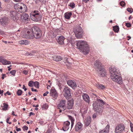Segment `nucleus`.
I'll return each mask as SVG.
<instances>
[{
	"mask_svg": "<svg viewBox=\"0 0 133 133\" xmlns=\"http://www.w3.org/2000/svg\"><path fill=\"white\" fill-rule=\"evenodd\" d=\"M109 71L111 78L112 80L119 84L122 83L123 80L122 77L118 75L119 72L116 69L115 66H111Z\"/></svg>",
	"mask_w": 133,
	"mask_h": 133,
	"instance_id": "nucleus-1",
	"label": "nucleus"
},
{
	"mask_svg": "<svg viewBox=\"0 0 133 133\" xmlns=\"http://www.w3.org/2000/svg\"><path fill=\"white\" fill-rule=\"evenodd\" d=\"M97 102H95L93 104V109L96 111L97 113L101 114L103 108V105L105 103L103 101L98 98H97Z\"/></svg>",
	"mask_w": 133,
	"mask_h": 133,
	"instance_id": "nucleus-2",
	"label": "nucleus"
},
{
	"mask_svg": "<svg viewBox=\"0 0 133 133\" xmlns=\"http://www.w3.org/2000/svg\"><path fill=\"white\" fill-rule=\"evenodd\" d=\"M77 48L79 49L81 52H83L85 55L88 54L89 52V45L87 42L84 41H79L76 43Z\"/></svg>",
	"mask_w": 133,
	"mask_h": 133,
	"instance_id": "nucleus-3",
	"label": "nucleus"
},
{
	"mask_svg": "<svg viewBox=\"0 0 133 133\" xmlns=\"http://www.w3.org/2000/svg\"><path fill=\"white\" fill-rule=\"evenodd\" d=\"M94 64L98 75L102 77L105 76L106 72L102 66L101 63L98 60H96L94 63Z\"/></svg>",
	"mask_w": 133,
	"mask_h": 133,
	"instance_id": "nucleus-4",
	"label": "nucleus"
},
{
	"mask_svg": "<svg viewBox=\"0 0 133 133\" xmlns=\"http://www.w3.org/2000/svg\"><path fill=\"white\" fill-rule=\"evenodd\" d=\"M14 8L16 10L21 13L26 12L27 9L26 6L24 4L21 3H19L15 4Z\"/></svg>",
	"mask_w": 133,
	"mask_h": 133,
	"instance_id": "nucleus-5",
	"label": "nucleus"
},
{
	"mask_svg": "<svg viewBox=\"0 0 133 133\" xmlns=\"http://www.w3.org/2000/svg\"><path fill=\"white\" fill-rule=\"evenodd\" d=\"M31 31H32L34 37L36 39H38L41 37L42 35L41 30L38 27H33L31 29Z\"/></svg>",
	"mask_w": 133,
	"mask_h": 133,
	"instance_id": "nucleus-6",
	"label": "nucleus"
},
{
	"mask_svg": "<svg viewBox=\"0 0 133 133\" xmlns=\"http://www.w3.org/2000/svg\"><path fill=\"white\" fill-rule=\"evenodd\" d=\"M73 31L77 38H81L82 37L83 31L81 26L78 25L75 27L73 29Z\"/></svg>",
	"mask_w": 133,
	"mask_h": 133,
	"instance_id": "nucleus-7",
	"label": "nucleus"
},
{
	"mask_svg": "<svg viewBox=\"0 0 133 133\" xmlns=\"http://www.w3.org/2000/svg\"><path fill=\"white\" fill-rule=\"evenodd\" d=\"M31 19L34 21H38L41 20L42 16L39 11L37 10H35L32 12L30 14Z\"/></svg>",
	"mask_w": 133,
	"mask_h": 133,
	"instance_id": "nucleus-8",
	"label": "nucleus"
},
{
	"mask_svg": "<svg viewBox=\"0 0 133 133\" xmlns=\"http://www.w3.org/2000/svg\"><path fill=\"white\" fill-rule=\"evenodd\" d=\"M70 89L68 87H65L63 90V92L64 96L67 99H69L71 97V93Z\"/></svg>",
	"mask_w": 133,
	"mask_h": 133,
	"instance_id": "nucleus-9",
	"label": "nucleus"
},
{
	"mask_svg": "<svg viewBox=\"0 0 133 133\" xmlns=\"http://www.w3.org/2000/svg\"><path fill=\"white\" fill-rule=\"evenodd\" d=\"M32 31H31V29L27 31L26 33H24L22 35V37L24 38L32 39L34 38V36L32 34Z\"/></svg>",
	"mask_w": 133,
	"mask_h": 133,
	"instance_id": "nucleus-10",
	"label": "nucleus"
},
{
	"mask_svg": "<svg viewBox=\"0 0 133 133\" xmlns=\"http://www.w3.org/2000/svg\"><path fill=\"white\" fill-rule=\"evenodd\" d=\"M124 126L122 124H119L116 127L115 132V133H122L124 130Z\"/></svg>",
	"mask_w": 133,
	"mask_h": 133,
	"instance_id": "nucleus-11",
	"label": "nucleus"
},
{
	"mask_svg": "<svg viewBox=\"0 0 133 133\" xmlns=\"http://www.w3.org/2000/svg\"><path fill=\"white\" fill-rule=\"evenodd\" d=\"M20 18L22 22L24 23H27L28 21L30 19L28 15L26 13L22 14Z\"/></svg>",
	"mask_w": 133,
	"mask_h": 133,
	"instance_id": "nucleus-12",
	"label": "nucleus"
},
{
	"mask_svg": "<svg viewBox=\"0 0 133 133\" xmlns=\"http://www.w3.org/2000/svg\"><path fill=\"white\" fill-rule=\"evenodd\" d=\"M66 103V101L65 100H61L59 104L58 105V108L62 109V110L63 111L65 110Z\"/></svg>",
	"mask_w": 133,
	"mask_h": 133,
	"instance_id": "nucleus-13",
	"label": "nucleus"
},
{
	"mask_svg": "<svg viewBox=\"0 0 133 133\" xmlns=\"http://www.w3.org/2000/svg\"><path fill=\"white\" fill-rule=\"evenodd\" d=\"M18 13L16 11H11L10 12V16L13 20L15 21L18 19Z\"/></svg>",
	"mask_w": 133,
	"mask_h": 133,
	"instance_id": "nucleus-14",
	"label": "nucleus"
},
{
	"mask_svg": "<svg viewBox=\"0 0 133 133\" xmlns=\"http://www.w3.org/2000/svg\"><path fill=\"white\" fill-rule=\"evenodd\" d=\"M8 21L7 18L3 17L0 19V24L2 26H5L8 24Z\"/></svg>",
	"mask_w": 133,
	"mask_h": 133,
	"instance_id": "nucleus-15",
	"label": "nucleus"
},
{
	"mask_svg": "<svg viewBox=\"0 0 133 133\" xmlns=\"http://www.w3.org/2000/svg\"><path fill=\"white\" fill-rule=\"evenodd\" d=\"M50 94L51 96L55 99H56L58 97V94L55 89L51 90Z\"/></svg>",
	"mask_w": 133,
	"mask_h": 133,
	"instance_id": "nucleus-16",
	"label": "nucleus"
},
{
	"mask_svg": "<svg viewBox=\"0 0 133 133\" xmlns=\"http://www.w3.org/2000/svg\"><path fill=\"white\" fill-rule=\"evenodd\" d=\"M74 104V101L73 100H69L67 103V106H65V110L70 109H72Z\"/></svg>",
	"mask_w": 133,
	"mask_h": 133,
	"instance_id": "nucleus-17",
	"label": "nucleus"
},
{
	"mask_svg": "<svg viewBox=\"0 0 133 133\" xmlns=\"http://www.w3.org/2000/svg\"><path fill=\"white\" fill-rule=\"evenodd\" d=\"M67 84L73 88H75L77 86L76 82L74 81L69 80L67 82Z\"/></svg>",
	"mask_w": 133,
	"mask_h": 133,
	"instance_id": "nucleus-18",
	"label": "nucleus"
},
{
	"mask_svg": "<svg viewBox=\"0 0 133 133\" xmlns=\"http://www.w3.org/2000/svg\"><path fill=\"white\" fill-rule=\"evenodd\" d=\"M70 123L68 121H66L64 122L63 126V130L66 131L68 130L69 128V126Z\"/></svg>",
	"mask_w": 133,
	"mask_h": 133,
	"instance_id": "nucleus-19",
	"label": "nucleus"
},
{
	"mask_svg": "<svg viewBox=\"0 0 133 133\" xmlns=\"http://www.w3.org/2000/svg\"><path fill=\"white\" fill-rule=\"evenodd\" d=\"M83 125L80 122L77 123L75 125V129L76 131H79L82 129Z\"/></svg>",
	"mask_w": 133,
	"mask_h": 133,
	"instance_id": "nucleus-20",
	"label": "nucleus"
},
{
	"mask_svg": "<svg viewBox=\"0 0 133 133\" xmlns=\"http://www.w3.org/2000/svg\"><path fill=\"white\" fill-rule=\"evenodd\" d=\"M83 99L85 101L88 103H89L90 102V98L89 96L87 94H85L82 95Z\"/></svg>",
	"mask_w": 133,
	"mask_h": 133,
	"instance_id": "nucleus-21",
	"label": "nucleus"
},
{
	"mask_svg": "<svg viewBox=\"0 0 133 133\" xmlns=\"http://www.w3.org/2000/svg\"><path fill=\"white\" fill-rule=\"evenodd\" d=\"M109 129V126L107 125L105 128L99 131V133H108Z\"/></svg>",
	"mask_w": 133,
	"mask_h": 133,
	"instance_id": "nucleus-22",
	"label": "nucleus"
},
{
	"mask_svg": "<svg viewBox=\"0 0 133 133\" xmlns=\"http://www.w3.org/2000/svg\"><path fill=\"white\" fill-rule=\"evenodd\" d=\"M64 37L62 36H58V38L57 40V42L60 44H63L64 43Z\"/></svg>",
	"mask_w": 133,
	"mask_h": 133,
	"instance_id": "nucleus-23",
	"label": "nucleus"
},
{
	"mask_svg": "<svg viewBox=\"0 0 133 133\" xmlns=\"http://www.w3.org/2000/svg\"><path fill=\"white\" fill-rule=\"evenodd\" d=\"M0 62L2 63L4 65L9 64L11 63L10 62L2 58L1 57H0Z\"/></svg>",
	"mask_w": 133,
	"mask_h": 133,
	"instance_id": "nucleus-24",
	"label": "nucleus"
},
{
	"mask_svg": "<svg viewBox=\"0 0 133 133\" xmlns=\"http://www.w3.org/2000/svg\"><path fill=\"white\" fill-rule=\"evenodd\" d=\"M19 43L21 45H28L30 44L29 42L27 40H21L19 41Z\"/></svg>",
	"mask_w": 133,
	"mask_h": 133,
	"instance_id": "nucleus-25",
	"label": "nucleus"
},
{
	"mask_svg": "<svg viewBox=\"0 0 133 133\" xmlns=\"http://www.w3.org/2000/svg\"><path fill=\"white\" fill-rule=\"evenodd\" d=\"M91 118L89 117H88L86 118L85 121V125L87 126H88L90 124L91 122Z\"/></svg>",
	"mask_w": 133,
	"mask_h": 133,
	"instance_id": "nucleus-26",
	"label": "nucleus"
},
{
	"mask_svg": "<svg viewBox=\"0 0 133 133\" xmlns=\"http://www.w3.org/2000/svg\"><path fill=\"white\" fill-rule=\"evenodd\" d=\"M53 58L54 61H61L62 59V58L60 56L57 55L54 56Z\"/></svg>",
	"mask_w": 133,
	"mask_h": 133,
	"instance_id": "nucleus-27",
	"label": "nucleus"
},
{
	"mask_svg": "<svg viewBox=\"0 0 133 133\" xmlns=\"http://www.w3.org/2000/svg\"><path fill=\"white\" fill-rule=\"evenodd\" d=\"M71 15L72 14L71 12H67L64 14V17L65 18L69 19L70 18Z\"/></svg>",
	"mask_w": 133,
	"mask_h": 133,
	"instance_id": "nucleus-28",
	"label": "nucleus"
},
{
	"mask_svg": "<svg viewBox=\"0 0 133 133\" xmlns=\"http://www.w3.org/2000/svg\"><path fill=\"white\" fill-rule=\"evenodd\" d=\"M69 118L71 120V129L74 124V118L72 116H68Z\"/></svg>",
	"mask_w": 133,
	"mask_h": 133,
	"instance_id": "nucleus-29",
	"label": "nucleus"
},
{
	"mask_svg": "<svg viewBox=\"0 0 133 133\" xmlns=\"http://www.w3.org/2000/svg\"><path fill=\"white\" fill-rule=\"evenodd\" d=\"M113 30L115 32H118L119 31V28L118 26L116 25L113 27Z\"/></svg>",
	"mask_w": 133,
	"mask_h": 133,
	"instance_id": "nucleus-30",
	"label": "nucleus"
},
{
	"mask_svg": "<svg viewBox=\"0 0 133 133\" xmlns=\"http://www.w3.org/2000/svg\"><path fill=\"white\" fill-rule=\"evenodd\" d=\"M97 86V88L99 89H103L105 88V86L101 84H98Z\"/></svg>",
	"mask_w": 133,
	"mask_h": 133,
	"instance_id": "nucleus-31",
	"label": "nucleus"
},
{
	"mask_svg": "<svg viewBox=\"0 0 133 133\" xmlns=\"http://www.w3.org/2000/svg\"><path fill=\"white\" fill-rule=\"evenodd\" d=\"M4 105L3 106V108L2 109L3 110H7V108L8 107V104L4 103L3 104Z\"/></svg>",
	"mask_w": 133,
	"mask_h": 133,
	"instance_id": "nucleus-32",
	"label": "nucleus"
},
{
	"mask_svg": "<svg viewBox=\"0 0 133 133\" xmlns=\"http://www.w3.org/2000/svg\"><path fill=\"white\" fill-rule=\"evenodd\" d=\"M34 85L37 88H39V83L38 82L36 81L34 83Z\"/></svg>",
	"mask_w": 133,
	"mask_h": 133,
	"instance_id": "nucleus-33",
	"label": "nucleus"
},
{
	"mask_svg": "<svg viewBox=\"0 0 133 133\" xmlns=\"http://www.w3.org/2000/svg\"><path fill=\"white\" fill-rule=\"evenodd\" d=\"M22 92V91L21 90L19 89L17 91V93L18 95L20 96L21 95Z\"/></svg>",
	"mask_w": 133,
	"mask_h": 133,
	"instance_id": "nucleus-34",
	"label": "nucleus"
},
{
	"mask_svg": "<svg viewBox=\"0 0 133 133\" xmlns=\"http://www.w3.org/2000/svg\"><path fill=\"white\" fill-rule=\"evenodd\" d=\"M127 10L130 13H132L133 11V9L131 8H128Z\"/></svg>",
	"mask_w": 133,
	"mask_h": 133,
	"instance_id": "nucleus-35",
	"label": "nucleus"
},
{
	"mask_svg": "<svg viewBox=\"0 0 133 133\" xmlns=\"http://www.w3.org/2000/svg\"><path fill=\"white\" fill-rule=\"evenodd\" d=\"M48 107V105L46 104H43L42 105V108L43 109H46Z\"/></svg>",
	"mask_w": 133,
	"mask_h": 133,
	"instance_id": "nucleus-36",
	"label": "nucleus"
},
{
	"mask_svg": "<svg viewBox=\"0 0 133 133\" xmlns=\"http://www.w3.org/2000/svg\"><path fill=\"white\" fill-rule=\"evenodd\" d=\"M34 82L33 81H31L29 82L28 85L29 86L31 87H32L33 86L32 84L34 83Z\"/></svg>",
	"mask_w": 133,
	"mask_h": 133,
	"instance_id": "nucleus-37",
	"label": "nucleus"
},
{
	"mask_svg": "<svg viewBox=\"0 0 133 133\" xmlns=\"http://www.w3.org/2000/svg\"><path fill=\"white\" fill-rule=\"evenodd\" d=\"M16 72V71L15 70H13L10 71V73L12 75L15 76Z\"/></svg>",
	"mask_w": 133,
	"mask_h": 133,
	"instance_id": "nucleus-38",
	"label": "nucleus"
},
{
	"mask_svg": "<svg viewBox=\"0 0 133 133\" xmlns=\"http://www.w3.org/2000/svg\"><path fill=\"white\" fill-rule=\"evenodd\" d=\"M69 6L71 8H73L75 7V4L74 3H70Z\"/></svg>",
	"mask_w": 133,
	"mask_h": 133,
	"instance_id": "nucleus-39",
	"label": "nucleus"
},
{
	"mask_svg": "<svg viewBox=\"0 0 133 133\" xmlns=\"http://www.w3.org/2000/svg\"><path fill=\"white\" fill-rule=\"evenodd\" d=\"M120 4L122 6H125V3L124 1H121L120 3Z\"/></svg>",
	"mask_w": 133,
	"mask_h": 133,
	"instance_id": "nucleus-40",
	"label": "nucleus"
},
{
	"mask_svg": "<svg viewBox=\"0 0 133 133\" xmlns=\"http://www.w3.org/2000/svg\"><path fill=\"white\" fill-rule=\"evenodd\" d=\"M130 123V127L131 131L133 132V124L131 122Z\"/></svg>",
	"mask_w": 133,
	"mask_h": 133,
	"instance_id": "nucleus-41",
	"label": "nucleus"
},
{
	"mask_svg": "<svg viewBox=\"0 0 133 133\" xmlns=\"http://www.w3.org/2000/svg\"><path fill=\"white\" fill-rule=\"evenodd\" d=\"M52 129L51 128L48 129L47 130L46 133H51L52 132Z\"/></svg>",
	"mask_w": 133,
	"mask_h": 133,
	"instance_id": "nucleus-42",
	"label": "nucleus"
},
{
	"mask_svg": "<svg viewBox=\"0 0 133 133\" xmlns=\"http://www.w3.org/2000/svg\"><path fill=\"white\" fill-rule=\"evenodd\" d=\"M131 24L129 23H125V26L127 27H130L131 26Z\"/></svg>",
	"mask_w": 133,
	"mask_h": 133,
	"instance_id": "nucleus-43",
	"label": "nucleus"
},
{
	"mask_svg": "<svg viewBox=\"0 0 133 133\" xmlns=\"http://www.w3.org/2000/svg\"><path fill=\"white\" fill-rule=\"evenodd\" d=\"M23 129L24 130H27L28 129V127L26 126H24L23 127Z\"/></svg>",
	"mask_w": 133,
	"mask_h": 133,
	"instance_id": "nucleus-44",
	"label": "nucleus"
},
{
	"mask_svg": "<svg viewBox=\"0 0 133 133\" xmlns=\"http://www.w3.org/2000/svg\"><path fill=\"white\" fill-rule=\"evenodd\" d=\"M23 73L25 75H27L28 73V71L26 70H24L23 71Z\"/></svg>",
	"mask_w": 133,
	"mask_h": 133,
	"instance_id": "nucleus-45",
	"label": "nucleus"
},
{
	"mask_svg": "<svg viewBox=\"0 0 133 133\" xmlns=\"http://www.w3.org/2000/svg\"><path fill=\"white\" fill-rule=\"evenodd\" d=\"M49 93V92L47 91L43 94V96H45L47 95V94Z\"/></svg>",
	"mask_w": 133,
	"mask_h": 133,
	"instance_id": "nucleus-46",
	"label": "nucleus"
},
{
	"mask_svg": "<svg viewBox=\"0 0 133 133\" xmlns=\"http://www.w3.org/2000/svg\"><path fill=\"white\" fill-rule=\"evenodd\" d=\"M39 123L40 124L42 125H44L45 124V123H44V122L43 121H41Z\"/></svg>",
	"mask_w": 133,
	"mask_h": 133,
	"instance_id": "nucleus-47",
	"label": "nucleus"
},
{
	"mask_svg": "<svg viewBox=\"0 0 133 133\" xmlns=\"http://www.w3.org/2000/svg\"><path fill=\"white\" fill-rule=\"evenodd\" d=\"M16 130L17 131H20L21 130V129L20 128H18L17 127H16Z\"/></svg>",
	"mask_w": 133,
	"mask_h": 133,
	"instance_id": "nucleus-48",
	"label": "nucleus"
},
{
	"mask_svg": "<svg viewBox=\"0 0 133 133\" xmlns=\"http://www.w3.org/2000/svg\"><path fill=\"white\" fill-rule=\"evenodd\" d=\"M23 88V89H24V90L25 91H26L27 90V89L26 88H25V85H23V88Z\"/></svg>",
	"mask_w": 133,
	"mask_h": 133,
	"instance_id": "nucleus-49",
	"label": "nucleus"
},
{
	"mask_svg": "<svg viewBox=\"0 0 133 133\" xmlns=\"http://www.w3.org/2000/svg\"><path fill=\"white\" fill-rule=\"evenodd\" d=\"M31 90L32 91H35V92H37V90L36 89H34L33 88H31Z\"/></svg>",
	"mask_w": 133,
	"mask_h": 133,
	"instance_id": "nucleus-50",
	"label": "nucleus"
},
{
	"mask_svg": "<svg viewBox=\"0 0 133 133\" xmlns=\"http://www.w3.org/2000/svg\"><path fill=\"white\" fill-rule=\"evenodd\" d=\"M109 35L110 36L113 35H114V32L112 31L110 32L109 33Z\"/></svg>",
	"mask_w": 133,
	"mask_h": 133,
	"instance_id": "nucleus-51",
	"label": "nucleus"
},
{
	"mask_svg": "<svg viewBox=\"0 0 133 133\" xmlns=\"http://www.w3.org/2000/svg\"><path fill=\"white\" fill-rule=\"evenodd\" d=\"M96 117V114H94L92 116V117L93 118H95Z\"/></svg>",
	"mask_w": 133,
	"mask_h": 133,
	"instance_id": "nucleus-52",
	"label": "nucleus"
},
{
	"mask_svg": "<svg viewBox=\"0 0 133 133\" xmlns=\"http://www.w3.org/2000/svg\"><path fill=\"white\" fill-rule=\"evenodd\" d=\"M31 115H35V114L33 113L32 112H31L30 113L29 116H31Z\"/></svg>",
	"mask_w": 133,
	"mask_h": 133,
	"instance_id": "nucleus-53",
	"label": "nucleus"
},
{
	"mask_svg": "<svg viewBox=\"0 0 133 133\" xmlns=\"http://www.w3.org/2000/svg\"><path fill=\"white\" fill-rule=\"evenodd\" d=\"M70 59H67L66 60V62L67 63H68L69 64H70V63H71V62H70L69 61V60Z\"/></svg>",
	"mask_w": 133,
	"mask_h": 133,
	"instance_id": "nucleus-54",
	"label": "nucleus"
},
{
	"mask_svg": "<svg viewBox=\"0 0 133 133\" xmlns=\"http://www.w3.org/2000/svg\"><path fill=\"white\" fill-rule=\"evenodd\" d=\"M5 76V74H2V78L3 79L4 78V76Z\"/></svg>",
	"mask_w": 133,
	"mask_h": 133,
	"instance_id": "nucleus-55",
	"label": "nucleus"
},
{
	"mask_svg": "<svg viewBox=\"0 0 133 133\" xmlns=\"http://www.w3.org/2000/svg\"><path fill=\"white\" fill-rule=\"evenodd\" d=\"M3 90H0V94H3Z\"/></svg>",
	"mask_w": 133,
	"mask_h": 133,
	"instance_id": "nucleus-56",
	"label": "nucleus"
},
{
	"mask_svg": "<svg viewBox=\"0 0 133 133\" xmlns=\"http://www.w3.org/2000/svg\"><path fill=\"white\" fill-rule=\"evenodd\" d=\"M87 112V110H85L84 111L83 113H82V114H85Z\"/></svg>",
	"mask_w": 133,
	"mask_h": 133,
	"instance_id": "nucleus-57",
	"label": "nucleus"
},
{
	"mask_svg": "<svg viewBox=\"0 0 133 133\" xmlns=\"http://www.w3.org/2000/svg\"><path fill=\"white\" fill-rule=\"evenodd\" d=\"M6 93V94H8V95H11L10 93V92L9 91H7Z\"/></svg>",
	"mask_w": 133,
	"mask_h": 133,
	"instance_id": "nucleus-58",
	"label": "nucleus"
},
{
	"mask_svg": "<svg viewBox=\"0 0 133 133\" xmlns=\"http://www.w3.org/2000/svg\"><path fill=\"white\" fill-rule=\"evenodd\" d=\"M10 119V118L9 117L8 118H7L6 120V122L7 123H8V121L9 120V119Z\"/></svg>",
	"mask_w": 133,
	"mask_h": 133,
	"instance_id": "nucleus-59",
	"label": "nucleus"
},
{
	"mask_svg": "<svg viewBox=\"0 0 133 133\" xmlns=\"http://www.w3.org/2000/svg\"><path fill=\"white\" fill-rule=\"evenodd\" d=\"M21 0H14L15 1L18 2H20L21 1Z\"/></svg>",
	"mask_w": 133,
	"mask_h": 133,
	"instance_id": "nucleus-60",
	"label": "nucleus"
},
{
	"mask_svg": "<svg viewBox=\"0 0 133 133\" xmlns=\"http://www.w3.org/2000/svg\"><path fill=\"white\" fill-rule=\"evenodd\" d=\"M93 94V95H92L93 96V97H94V98H95V97H97V96L96 95H95V94Z\"/></svg>",
	"mask_w": 133,
	"mask_h": 133,
	"instance_id": "nucleus-61",
	"label": "nucleus"
},
{
	"mask_svg": "<svg viewBox=\"0 0 133 133\" xmlns=\"http://www.w3.org/2000/svg\"><path fill=\"white\" fill-rule=\"evenodd\" d=\"M12 115H13V116H16V115H15V114L14 113V111H12Z\"/></svg>",
	"mask_w": 133,
	"mask_h": 133,
	"instance_id": "nucleus-62",
	"label": "nucleus"
},
{
	"mask_svg": "<svg viewBox=\"0 0 133 133\" xmlns=\"http://www.w3.org/2000/svg\"><path fill=\"white\" fill-rule=\"evenodd\" d=\"M89 0H83V1L85 3H86Z\"/></svg>",
	"mask_w": 133,
	"mask_h": 133,
	"instance_id": "nucleus-63",
	"label": "nucleus"
},
{
	"mask_svg": "<svg viewBox=\"0 0 133 133\" xmlns=\"http://www.w3.org/2000/svg\"><path fill=\"white\" fill-rule=\"evenodd\" d=\"M128 37L129 38L127 39L128 40H129L131 38V37L130 36H128Z\"/></svg>",
	"mask_w": 133,
	"mask_h": 133,
	"instance_id": "nucleus-64",
	"label": "nucleus"
}]
</instances>
